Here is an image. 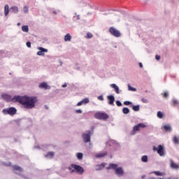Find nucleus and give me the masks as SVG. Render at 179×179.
<instances>
[{
	"label": "nucleus",
	"mask_w": 179,
	"mask_h": 179,
	"mask_svg": "<svg viewBox=\"0 0 179 179\" xmlns=\"http://www.w3.org/2000/svg\"><path fill=\"white\" fill-rule=\"evenodd\" d=\"M109 33H110L112 36H114V37H121V32H120V31L117 30V29L114 28L113 27H111L109 29Z\"/></svg>",
	"instance_id": "obj_6"
},
{
	"label": "nucleus",
	"mask_w": 179,
	"mask_h": 179,
	"mask_svg": "<svg viewBox=\"0 0 179 179\" xmlns=\"http://www.w3.org/2000/svg\"><path fill=\"white\" fill-rule=\"evenodd\" d=\"M157 117H158V118H163V113H162V111H158L157 113Z\"/></svg>",
	"instance_id": "obj_34"
},
{
	"label": "nucleus",
	"mask_w": 179,
	"mask_h": 179,
	"mask_svg": "<svg viewBox=\"0 0 179 179\" xmlns=\"http://www.w3.org/2000/svg\"><path fill=\"white\" fill-rule=\"evenodd\" d=\"M23 12L24 13H29V6H24L23 7Z\"/></svg>",
	"instance_id": "obj_33"
},
{
	"label": "nucleus",
	"mask_w": 179,
	"mask_h": 179,
	"mask_svg": "<svg viewBox=\"0 0 179 179\" xmlns=\"http://www.w3.org/2000/svg\"><path fill=\"white\" fill-rule=\"evenodd\" d=\"M26 45L28 47V48H31V43L30 41H27L26 43Z\"/></svg>",
	"instance_id": "obj_42"
},
{
	"label": "nucleus",
	"mask_w": 179,
	"mask_h": 179,
	"mask_svg": "<svg viewBox=\"0 0 179 179\" xmlns=\"http://www.w3.org/2000/svg\"><path fill=\"white\" fill-rule=\"evenodd\" d=\"M62 87H66V83H64V85H62Z\"/></svg>",
	"instance_id": "obj_51"
},
{
	"label": "nucleus",
	"mask_w": 179,
	"mask_h": 179,
	"mask_svg": "<svg viewBox=\"0 0 179 179\" xmlns=\"http://www.w3.org/2000/svg\"><path fill=\"white\" fill-rule=\"evenodd\" d=\"M53 13H54L55 15H57V11H53Z\"/></svg>",
	"instance_id": "obj_55"
},
{
	"label": "nucleus",
	"mask_w": 179,
	"mask_h": 179,
	"mask_svg": "<svg viewBox=\"0 0 179 179\" xmlns=\"http://www.w3.org/2000/svg\"><path fill=\"white\" fill-rule=\"evenodd\" d=\"M141 178H142V179L146 178V176H145V175L142 176H141Z\"/></svg>",
	"instance_id": "obj_53"
},
{
	"label": "nucleus",
	"mask_w": 179,
	"mask_h": 179,
	"mask_svg": "<svg viewBox=\"0 0 179 179\" xmlns=\"http://www.w3.org/2000/svg\"><path fill=\"white\" fill-rule=\"evenodd\" d=\"M106 164H107L106 162H103L101 164L96 165V171H98V170H103V169L106 167Z\"/></svg>",
	"instance_id": "obj_19"
},
{
	"label": "nucleus",
	"mask_w": 179,
	"mask_h": 179,
	"mask_svg": "<svg viewBox=\"0 0 179 179\" xmlns=\"http://www.w3.org/2000/svg\"><path fill=\"white\" fill-rule=\"evenodd\" d=\"M141 101H142V103H144L145 104H148V103H149V101L145 98H142Z\"/></svg>",
	"instance_id": "obj_37"
},
{
	"label": "nucleus",
	"mask_w": 179,
	"mask_h": 179,
	"mask_svg": "<svg viewBox=\"0 0 179 179\" xmlns=\"http://www.w3.org/2000/svg\"><path fill=\"white\" fill-rule=\"evenodd\" d=\"M83 104H87L88 103H90V100H89V98H85L82 99Z\"/></svg>",
	"instance_id": "obj_29"
},
{
	"label": "nucleus",
	"mask_w": 179,
	"mask_h": 179,
	"mask_svg": "<svg viewBox=\"0 0 179 179\" xmlns=\"http://www.w3.org/2000/svg\"><path fill=\"white\" fill-rule=\"evenodd\" d=\"M162 95L163 97H164L165 99H167V97H169V92H165L162 93Z\"/></svg>",
	"instance_id": "obj_36"
},
{
	"label": "nucleus",
	"mask_w": 179,
	"mask_h": 179,
	"mask_svg": "<svg viewBox=\"0 0 179 179\" xmlns=\"http://www.w3.org/2000/svg\"><path fill=\"white\" fill-rule=\"evenodd\" d=\"M123 114H129V108L125 107L122 108Z\"/></svg>",
	"instance_id": "obj_27"
},
{
	"label": "nucleus",
	"mask_w": 179,
	"mask_h": 179,
	"mask_svg": "<svg viewBox=\"0 0 179 179\" xmlns=\"http://www.w3.org/2000/svg\"><path fill=\"white\" fill-rule=\"evenodd\" d=\"M139 129H140L139 124H137L133 127V131L134 132H136V131H139Z\"/></svg>",
	"instance_id": "obj_35"
},
{
	"label": "nucleus",
	"mask_w": 179,
	"mask_h": 179,
	"mask_svg": "<svg viewBox=\"0 0 179 179\" xmlns=\"http://www.w3.org/2000/svg\"><path fill=\"white\" fill-rule=\"evenodd\" d=\"M162 128L164 129L165 132H171L172 131V128L171 126H170V124H165Z\"/></svg>",
	"instance_id": "obj_16"
},
{
	"label": "nucleus",
	"mask_w": 179,
	"mask_h": 179,
	"mask_svg": "<svg viewBox=\"0 0 179 179\" xmlns=\"http://www.w3.org/2000/svg\"><path fill=\"white\" fill-rule=\"evenodd\" d=\"M170 163H171V169H173V170H179L178 164L174 163L173 159H170Z\"/></svg>",
	"instance_id": "obj_13"
},
{
	"label": "nucleus",
	"mask_w": 179,
	"mask_h": 179,
	"mask_svg": "<svg viewBox=\"0 0 179 179\" xmlns=\"http://www.w3.org/2000/svg\"><path fill=\"white\" fill-rule=\"evenodd\" d=\"M116 106H117V107H121L122 106V103H121L120 101H116Z\"/></svg>",
	"instance_id": "obj_40"
},
{
	"label": "nucleus",
	"mask_w": 179,
	"mask_h": 179,
	"mask_svg": "<svg viewBox=\"0 0 179 179\" xmlns=\"http://www.w3.org/2000/svg\"><path fill=\"white\" fill-rule=\"evenodd\" d=\"M78 70H79V68H77Z\"/></svg>",
	"instance_id": "obj_60"
},
{
	"label": "nucleus",
	"mask_w": 179,
	"mask_h": 179,
	"mask_svg": "<svg viewBox=\"0 0 179 179\" xmlns=\"http://www.w3.org/2000/svg\"><path fill=\"white\" fill-rule=\"evenodd\" d=\"M71 167L72 169H74V170H76V173H77L78 174H80V176H82V174L85 173V169H83V167H82L80 165L72 164Z\"/></svg>",
	"instance_id": "obj_5"
},
{
	"label": "nucleus",
	"mask_w": 179,
	"mask_h": 179,
	"mask_svg": "<svg viewBox=\"0 0 179 179\" xmlns=\"http://www.w3.org/2000/svg\"><path fill=\"white\" fill-rule=\"evenodd\" d=\"M148 179H156L155 178L152 177V178H150Z\"/></svg>",
	"instance_id": "obj_57"
},
{
	"label": "nucleus",
	"mask_w": 179,
	"mask_h": 179,
	"mask_svg": "<svg viewBox=\"0 0 179 179\" xmlns=\"http://www.w3.org/2000/svg\"><path fill=\"white\" fill-rule=\"evenodd\" d=\"M157 152L162 157H164V156H166V150H164V147L162 145H158Z\"/></svg>",
	"instance_id": "obj_8"
},
{
	"label": "nucleus",
	"mask_w": 179,
	"mask_h": 179,
	"mask_svg": "<svg viewBox=\"0 0 179 179\" xmlns=\"http://www.w3.org/2000/svg\"><path fill=\"white\" fill-rule=\"evenodd\" d=\"M94 118L96 120H102L103 121H107L109 116L107 113L103 112H97L94 115Z\"/></svg>",
	"instance_id": "obj_2"
},
{
	"label": "nucleus",
	"mask_w": 179,
	"mask_h": 179,
	"mask_svg": "<svg viewBox=\"0 0 179 179\" xmlns=\"http://www.w3.org/2000/svg\"><path fill=\"white\" fill-rule=\"evenodd\" d=\"M118 168V165L117 164H110L108 167H106V170H115Z\"/></svg>",
	"instance_id": "obj_14"
},
{
	"label": "nucleus",
	"mask_w": 179,
	"mask_h": 179,
	"mask_svg": "<svg viewBox=\"0 0 179 179\" xmlns=\"http://www.w3.org/2000/svg\"><path fill=\"white\" fill-rule=\"evenodd\" d=\"M175 179H178V178H175Z\"/></svg>",
	"instance_id": "obj_61"
},
{
	"label": "nucleus",
	"mask_w": 179,
	"mask_h": 179,
	"mask_svg": "<svg viewBox=\"0 0 179 179\" xmlns=\"http://www.w3.org/2000/svg\"><path fill=\"white\" fill-rule=\"evenodd\" d=\"M124 106H131V104H132V102L129 101H125L124 102Z\"/></svg>",
	"instance_id": "obj_38"
},
{
	"label": "nucleus",
	"mask_w": 179,
	"mask_h": 179,
	"mask_svg": "<svg viewBox=\"0 0 179 179\" xmlns=\"http://www.w3.org/2000/svg\"><path fill=\"white\" fill-rule=\"evenodd\" d=\"M141 162H143V163H148V155H143L141 157Z\"/></svg>",
	"instance_id": "obj_26"
},
{
	"label": "nucleus",
	"mask_w": 179,
	"mask_h": 179,
	"mask_svg": "<svg viewBox=\"0 0 179 179\" xmlns=\"http://www.w3.org/2000/svg\"><path fill=\"white\" fill-rule=\"evenodd\" d=\"M22 31H24V33H29V26L23 25L22 27Z\"/></svg>",
	"instance_id": "obj_22"
},
{
	"label": "nucleus",
	"mask_w": 179,
	"mask_h": 179,
	"mask_svg": "<svg viewBox=\"0 0 179 179\" xmlns=\"http://www.w3.org/2000/svg\"><path fill=\"white\" fill-rule=\"evenodd\" d=\"M34 148H36V149H39L38 146H35Z\"/></svg>",
	"instance_id": "obj_56"
},
{
	"label": "nucleus",
	"mask_w": 179,
	"mask_h": 179,
	"mask_svg": "<svg viewBox=\"0 0 179 179\" xmlns=\"http://www.w3.org/2000/svg\"><path fill=\"white\" fill-rule=\"evenodd\" d=\"M115 174H116L117 177H122V176H124V169L122 167H117L115 171Z\"/></svg>",
	"instance_id": "obj_9"
},
{
	"label": "nucleus",
	"mask_w": 179,
	"mask_h": 179,
	"mask_svg": "<svg viewBox=\"0 0 179 179\" xmlns=\"http://www.w3.org/2000/svg\"><path fill=\"white\" fill-rule=\"evenodd\" d=\"M171 106H178V100L177 99H173Z\"/></svg>",
	"instance_id": "obj_30"
},
{
	"label": "nucleus",
	"mask_w": 179,
	"mask_h": 179,
	"mask_svg": "<svg viewBox=\"0 0 179 179\" xmlns=\"http://www.w3.org/2000/svg\"><path fill=\"white\" fill-rule=\"evenodd\" d=\"M155 59H157V61H159V59H160V56H159V55H156L155 56Z\"/></svg>",
	"instance_id": "obj_47"
},
{
	"label": "nucleus",
	"mask_w": 179,
	"mask_h": 179,
	"mask_svg": "<svg viewBox=\"0 0 179 179\" xmlns=\"http://www.w3.org/2000/svg\"><path fill=\"white\" fill-rule=\"evenodd\" d=\"M178 141H179V137H177L176 136H173V142L175 145H178Z\"/></svg>",
	"instance_id": "obj_25"
},
{
	"label": "nucleus",
	"mask_w": 179,
	"mask_h": 179,
	"mask_svg": "<svg viewBox=\"0 0 179 179\" xmlns=\"http://www.w3.org/2000/svg\"><path fill=\"white\" fill-rule=\"evenodd\" d=\"M10 162H9L8 164H6L5 166H10Z\"/></svg>",
	"instance_id": "obj_54"
},
{
	"label": "nucleus",
	"mask_w": 179,
	"mask_h": 179,
	"mask_svg": "<svg viewBox=\"0 0 179 179\" xmlns=\"http://www.w3.org/2000/svg\"><path fill=\"white\" fill-rule=\"evenodd\" d=\"M98 100H101V101H104V97L103 95H100L97 97Z\"/></svg>",
	"instance_id": "obj_43"
},
{
	"label": "nucleus",
	"mask_w": 179,
	"mask_h": 179,
	"mask_svg": "<svg viewBox=\"0 0 179 179\" xmlns=\"http://www.w3.org/2000/svg\"><path fill=\"white\" fill-rule=\"evenodd\" d=\"M10 12H11V13H18L19 8L17 6H12L10 8Z\"/></svg>",
	"instance_id": "obj_18"
},
{
	"label": "nucleus",
	"mask_w": 179,
	"mask_h": 179,
	"mask_svg": "<svg viewBox=\"0 0 179 179\" xmlns=\"http://www.w3.org/2000/svg\"><path fill=\"white\" fill-rule=\"evenodd\" d=\"M17 24V26H20V22H18Z\"/></svg>",
	"instance_id": "obj_58"
},
{
	"label": "nucleus",
	"mask_w": 179,
	"mask_h": 179,
	"mask_svg": "<svg viewBox=\"0 0 179 179\" xmlns=\"http://www.w3.org/2000/svg\"><path fill=\"white\" fill-rule=\"evenodd\" d=\"M111 143H117V141H114V140H112V141H111Z\"/></svg>",
	"instance_id": "obj_52"
},
{
	"label": "nucleus",
	"mask_w": 179,
	"mask_h": 179,
	"mask_svg": "<svg viewBox=\"0 0 179 179\" xmlns=\"http://www.w3.org/2000/svg\"><path fill=\"white\" fill-rule=\"evenodd\" d=\"M92 37H93V34L90 32H88L87 34V38H92Z\"/></svg>",
	"instance_id": "obj_39"
},
{
	"label": "nucleus",
	"mask_w": 179,
	"mask_h": 179,
	"mask_svg": "<svg viewBox=\"0 0 179 179\" xmlns=\"http://www.w3.org/2000/svg\"><path fill=\"white\" fill-rule=\"evenodd\" d=\"M110 86L112 89H114L116 94H120V87L116 84H110Z\"/></svg>",
	"instance_id": "obj_15"
},
{
	"label": "nucleus",
	"mask_w": 179,
	"mask_h": 179,
	"mask_svg": "<svg viewBox=\"0 0 179 179\" xmlns=\"http://www.w3.org/2000/svg\"><path fill=\"white\" fill-rule=\"evenodd\" d=\"M138 124V127H139L140 128H146V124H145L139 123V124Z\"/></svg>",
	"instance_id": "obj_41"
},
{
	"label": "nucleus",
	"mask_w": 179,
	"mask_h": 179,
	"mask_svg": "<svg viewBox=\"0 0 179 179\" xmlns=\"http://www.w3.org/2000/svg\"><path fill=\"white\" fill-rule=\"evenodd\" d=\"M83 104H84V103H83V101H80V102H78V103H77V106H82Z\"/></svg>",
	"instance_id": "obj_46"
},
{
	"label": "nucleus",
	"mask_w": 179,
	"mask_h": 179,
	"mask_svg": "<svg viewBox=\"0 0 179 179\" xmlns=\"http://www.w3.org/2000/svg\"><path fill=\"white\" fill-rule=\"evenodd\" d=\"M45 107H46V108H47V106H45Z\"/></svg>",
	"instance_id": "obj_59"
},
{
	"label": "nucleus",
	"mask_w": 179,
	"mask_h": 179,
	"mask_svg": "<svg viewBox=\"0 0 179 179\" xmlns=\"http://www.w3.org/2000/svg\"><path fill=\"white\" fill-rule=\"evenodd\" d=\"M76 157L78 160H82V159H83V153L82 152H78L76 154Z\"/></svg>",
	"instance_id": "obj_23"
},
{
	"label": "nucleus",
	"mask_w": 179,
	"mask_h": 179,
	"mask_svg": "<svg viewBox=\"0 0 179 179\" xmlns=\"http://www.w3.org/2000/svg\"><path fill=\"white\" fill-rule=\"evenodd\" d=\"M76 17H77V20H80V15H78L76 16Z\"/></svg>",
	"instance_id": "obj_50"
},
{
	"label": "nucleus",
	"mask_w": 179,
	"mask_h": 179,
	"mask_svg": "<svg viewBox=\"0 0 179 179\" xmlns=\"http://www.w3.org/2000/svg\"><path fill=\"white\" fill-rule=\"evenodd\" d=\"M91 135H92V131L90 130H87L85 131V133L82 134L83 141V142H85V143H88V142H90Z\"/></svg>",
	"instance_id": "obj_3"
},
{
	"label": "nucleus",
	"mask_w": 179,
	"mask_h": 179,
	"mask_svg": "<svg viewBox=\"0 0 179 179\" xmlns=\"http://www.w3.org/2000/svg\"><path fill=\"white\" fill-rule=\"evenodd\" d=\"M138 65H139L140 68H143V64L142 63L140 62L138 64Z\"/></svg>",
	"instance_id": "obj_49"
},
{
	"label": "nucleus",
	"mask_w": 179,
	"mask_h": 179,
	"mask_svg": "<svg viewBox=\"0 0 179 179\" xmlns=\"http://www.w3.org/2000/svg\"><path fill=\"white\" fill-rule=\"evenodd\" d=\"M17 112V110L15 107H10L7 108L6 109H3L2 113L3 114H8V115H15L16 113Z\"/></svg>",
	"instance_id": "obj_4"
},
{
	"label": "nucleus",
	"mask_w": 179,
	"mask_h": 179,
	"mask_svg": "<svg viewBox=\"0 0 179 179\" xmlns=\"http://www.w3.org/2000/svg\"><path fill=\"white\" fill-rule=\"evenodd\" d=\"M55 153L54 152H49L48 153H47L46 155H45V157H54V156H55Z\"/></svg>",
	"instance_id": "obj_24"
},
{
	"label": "nucleus",
	"mask_w": 179,
	"mask_h": 179,
	"mask_svg": "<svg viewBox=\"0 0 179 179\" xmlns=\"http://www.w3.org/2000/svg\"><path fill=\"white\" fill-rule=\"evenodd\" d=\"M128 90L130 92H136V88L131 87L129 84L128 85Z\"/></svg>",
	"instance_id": "obj_28"
},
{
	"label": "nucleus",
	"mask_w": 179,
	"mask_h": 179,
	"mask_svg": "<svg viewBox=\"0 0 179 179\" xmlns=\"http://www.w3.org/2000/svg\"><path fill=\"white\" fill-rule=\"evenodd\" d=\"M107 99L108 100V103L109 106H114V101H115V97H114L113 95H109L107 96Z\"/></svg>",
	"instance_id": "obj_12"
},
{
	"label": "nucleus",
	"mask_w": 179,
	"mask_h": 179,
	"mask_svg": "<svg viewBox=\"0 0 179 179\" xmlns=\"http://www.w3.org/2000/svg\"><path fill=\"white\" fill-rule=\"evenodd\" d=\"M107 152H100L99 154H96L95 155V157H96V159H101V157H105V156H107Z\"/></svg>",
	"instance_id": "obj_17"
},
{
	"label": "nucleus",
	"mask_w": 179,
	"mask_h": 179,
	"mask_svg": "<svg viewBox=\"0 0 179 179\" xmlns=\"http://www.w3.org/2000/svg\"><path fill=\"white\" fill-rule=\"evenodd\" d=\"M72 40V36L70 34H67L64 36V41H71Z\"/></svg>",
	"instance_id": "obj_21"
},
{
	"label": "nucleus",
	"mask_w": 179,
	"mask_h": 179,
	"mask_svg": "<svg viewBox=\"0 0 179 179\" xmlns=\"http://www.w3.org/2000/svg\"><path fill=\"white\" fill-rule=\"evenodd\" d=\"M9 14V6L8 4L4 6V15L5 16H8Z\"/></svg>",
	"instance_id": "obj_20"
},
{
	"label": "nucleus",
	"mask_w": 179,
	"mask_h": 179,
	"mask_svg": "<svg viewBox=\"0 0 179 179\" xmlns=\"http://www.w3.org/2000/svg\"><path fill=\"white\" fill-rule=\"evenodd\" d=\"M13 171L15 174H17V176H20V177H22L23 178H25L24 176L22 175L21 173H17V171H20V173H23V169L17 165H14L13 166Z\"/></svg>",
	"instance_id": "obj_7"
},
{
	"label": "nucleus",
	"mask_w": 179,
	"mask_h": 179,
	"mask_svg": "<svg viewBox=\"0 0 179 179\" xmlns=\"http://www.w3.org/2000/svg\"><path fill=\"white\" fill-rule=\"evenodd\" d=\"M72 168V166H69L68 169L70 171L71 173H75L76 170L75 169Z\"/></svg>",
	"instance_id": "obj_44"
},
{
	"label": "nucleus",
	"mask_w": 179,
	"mask_h": 179,
	"mask_svg": "<svg viewBox=\"0 0 179 179\" xmlns=\"http://www.w3.org/2000/svg\"><path fill=\"white\" fill-rule=\"evenodd\" d=\"M1 99L5 100V101H17L22 104L24 108H27V110H31V108H34L36 107V103L38 101L37 96H15L13 99L10 95L8 94H2Z\"/></svg>",
	"instance_id": "obj_1"
},
{
	"label": "nucleus",
	"mask_w": 179,
	"mask_h": 179,
	"mask_svg": "<svg viewBox=\"0 0 179 179\" xmlns=\"http://www.w3.org/2000/svg\"><path fill=\"white\" fill-rule=\"evenodd\" d=\"M76 114H82V110L80 109L76 110Z\"/></svg>",
	"instance_id": "obj_45"
},
{
	"label": "nucleus",
	"mask_w": 179,
	"mask_h": 179,
	"mask_svg": "<svg viewBox=\"0 0 179 179\" xmlns=\"http://www.w3.org/2000/svg\"><path fill=\"white\" fill-rule=\"evenodd\" d=\"M152 173L155 174V176H163V173L159 171H155L152 172Z\"/></svg>",
	"instance_id": "obj_32"
},
{
	"label": "nucleus",
	"mask_w": 179,
	"mask_h": 179,
	"mask_svg": "<svg viewBox=\"0 0 179 179\" xmlns=\"http://www.w3.org/2000/svg\"><path fill=\"white\" fill-rule=\"evenodd\" d=\"M39 89H44L45 90H49L51 87L45 82L41 83L38 85Z\"/></svg>",
	"instance_id": "obj_10"
},
{
	"label": "nucleus",
	"mask_w": 179,
	"mask_h": 179,
	"mask_svg": "<svg viewBox=\"0 0 179 179\" xmlns=\"http://www.w3.org/2000/svg\"><path fill=\"white\" fill-rule=\"evenodd\" d=\"M153 150L154 152H157V148H156L155 146H153Z\"/></svg>",
	"instance_id": "obj_48"
},
{
	"label": "nucleus",
	"mask_w": 179,
	"mask_h": 179,
	"mask_svg": "<svg viewBox=\"0 0 179 179\" xmlns=\"http://www.w3.org/2000/svg\"><path fill=\"white\" fill-rule=\"evenodd\" d=\"M38 50H39V51L37 52V55H39V56L44 57L45 55L44 52H48V50L44 48L39 47L38 48Z\"/></svg>",
	"instance_id": "obj_11"
},
{
	"label": "nucleus",
	"mask_w": 179,
	"mask_h": 179,
	"mask_svg": "<svg viewBox=\"0 0 179 179\" xmlns=\"http://www.w3.org/2000/svg\"><path fill=\"white\" fill-rule=\"evenodd\" d=\"M132 110H134V111H139L140 110L139 105L133 106Z\"/></svg>",
	"instance_id": "obj_31"
}]
</instances>
